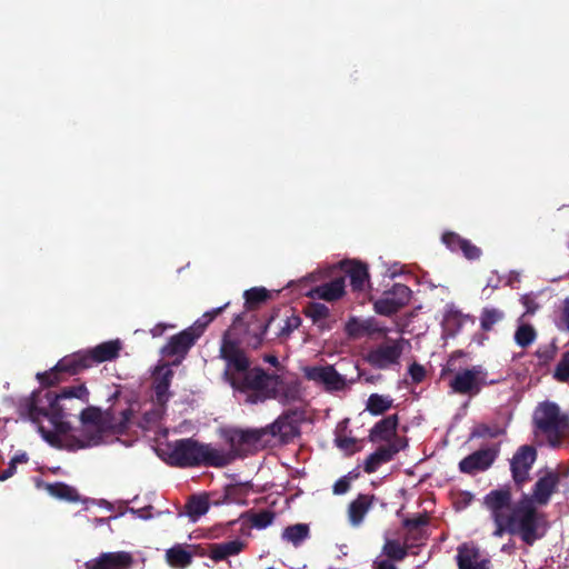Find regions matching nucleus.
<instances>
[{
	"label": "nucleus",
	"instance_id": "40",
	"mask_svg": "<svg viewBox=\"0 0 569 569\" xmlns=\"http://www.w3.org/2000/svg\"><path fill=\"white\" fill-rule=\"evenodd\" d=\"M273 320V316H271L264 323H261L259 326V330L253 332V333H250L248 331V337L246 339V343L249 348L251 349H258L262 346L263 343V340H264V336L268 331V328L271 323V321Z\"/></svg>",
	"mask_w": 569,
	"mask_h": 569
},
{
	"label": "nucleus",
	"instance_id": "45",
	"mask_svg": "<svg viewBox=\"0 0 569 569\" xmlns=\"http://www.w3.org/2000/svg\"><path fill=\"white\" fill-rule=\"evenodd\" d=\"M273 519H274V513L272 511L262 510L260 512L252 515L251 525L254 528L263 529V528H267L268 526H270L272 523Z\"/></svg>",
	"mask_w": 569,
	"mask_h": 569
},
{
	"label": "nucleus",
	"instance_id": "9",
	"mask_svg": "<svg viewBox=\"0 0 569 569\" xmlns=\"http://www.w3.org/2000/svg\"><path fill=\"white\" fill-rule=\"evenodd\" d=\"M220 358L226 362L223 377L230 386H232V378L241 377L251 369L250 359L239 342L229 337L228 331L224 332L221 340Z\"/></svg>",
	"mask_w": 569,
	"mask_h": 569
},
{
	"label": "nucleus",
	"instance_id": "29",
	"mask_svg": "<svg viewBox=\"0 0 569 569\" xmlns=\"http://www.w3.org/2000/svg\"><path fill=\"white\" fill-rule=\"evenodd\" d=\"M46 490L52 497H56L58 499L66 500L69 502H79L80 501L84 505H88V502H93L89 498L82 499L74 487L66 485L63 482L48 483L46 486Z\"/></svg>",
	"mask_w": 569,
	"mask_h": 569
},
{
	"label": "nucleus",
	"instance_id": "16",
	"mask_svg": "<svg viewBox=\"0 0 569 569\" xmlns=\"http://www.w3.org/2000/svg\"><path fill=\"white\" fill-rule=\"evenodd\" d=\"M193 329H184L179 333L172 336L167 345L161 348V353L164 357L178 356L184 358L191 347L198 340V335H193Z\"/></svg>",
	"mask_w": 569,
	"mask_h": 569
},
{
	"label": "nucleus",
	"instance_id": "3",
	"mask_svg": "<svg viewBox=\"0 0 569 569\" xmlns=\"http://www.w3.org/2000/svg\"><path fill=\"white\" fill-rule=\"evenodd\" d=\"M133 410L130 406L118 411L110 407L102 411L97 407H88L80 410L82 422L81 438L70 449L93 447L106 442L109 435H123L132 425Z\"/></svg>",
	"mask_w": 569,
	"mask_h": 569
},
{
	"label": "nucleus",
	"instance_id": "44",
	"mask_svg": "<svg viewBox=\"0 0 569 569\" xmlns=\"http://www.w3.org/2000/svg\"><path fill=\"white\" fill-rule=\"evenodd\" d=\"M531 465H511L512 478L518 487L530 480Z\"/></svg>",
	"mask_w": 569,
	"mask_h": 569
},
{
	"label": "nucleus",
	"instance_id": "63",
	"mask_svg": "<svg viewBox=\"0 0 569 569\" xmlns=\"http://www.w3.org/2000/svg\"><path fill=\"white\" fill-rule=\"evenodd\" d=\"M378 465H363V469L367 473H372L377 470Z\"/></svg>",
	"mask_w": 569,
	"mask_h": 569
},
{
	"label": "nucleus",
	"instance_id": "39",
	"mask_svg": "<svg viewBox=\"0 0 569 569\" xmlns=\"http://www.w3.org/2000/svg\"><path fill=\"white\" fill-rule=\"evenodd\" d=\"M505 313L497 308H485L480 316V327L483 331H491L493 326L503 320Z\"/></svg>",
	"mask_w": 569,
	"mask_h": 569
},
{
	"label": "nucleus",
	"instance_id": "21",
	"mask_svg": "<svg viewBox=\"0 0 569 569\" xmlns=\"http://www.w3.org/2000/svg\"><path fill=\"white\" fill-rule=\"evenodd\" d=\"M341 270L350 279V286L353 291H362L369 281V272L366 263L359 261H342Z\"/></svg>",
	"mask_w": 569,
	"mask_h": 569
},
{
	"label": "nucleus",
	"instance_id": "48",
	"mask_svg": "<svg viewBox=\"0 0 569 569\" xmlns=\"http://www.w3.org/2000/svg\"><path fill=\"white\" fill-rule=\"evenodd\" d=\"M428 522L426 516H417L415 518L406 519L403 525L408 528L409 532L415 533V537L421 536L422 527Z\"/></svg>",
	"mask_w": 569,
	"mask_h": 569
},
{
	"label": "nucleus",
	"instance_id": "49",
	"mask_svg": "<svg viewBox=\"0 0 569 569\" xmlns=\"http://www.w3.org/2000/svg\"><path fill=\"white\" fill-rule=\"evenodd\" d=\"M459 252L468 260H478L482 253L481 249L468 239L463 240Z\"/></svg>",
	"mask_w": 569,
	"mask_h": 569
},
{
	"label": "nucleus",
	"instance_id": "57",
	"mask_svg": "<svg viewBox=\"0 0 569 569\" xmlns=\"http://www.w3.org/2000/svg\"><path fill=\"white\" fill-rule=\"evenodd\" d=\"M376 569H397V567L390 560H378L375 561Z\"/></svg>",
	"mask_w": 569,
	"mask_h": 569
},
{
	"label": "nucleus",
	"instance_id": "1",
	"mask_svg": "<svg viewBox=\"0 0 569 569\" xmlns=\"http://www.w3.org/2000/svg\"><path fill=\"white\" fill-rule=\"evenodd\" d=\"M88 402L89 391L81 383L63 387L59 393L32 392L24 405L20 406V410L37 425L39 432L49 443L56 445L60 441V436H67L71 430L68 419L76 417L82 405Z\"/></svg>",
	"mask_w": 569,
	"mask_h": 569
},
{
	"label": "nucleus",
	"instance_id": "7",
	"mask_svg": "<svg viewBox=\"0 0 569 569\" xmlns=\"http://www.w3.org/2000/svg\"><path fill=\"white\" fill-rule=\"evenodd\" d=\"M410 346L405 338H387L382 343L371 348L365 356V361L378 370L396 369L400 366L405 348Z\"/></svg>",
	"mask_w": 569,
	"mask_h": 569
},
{
	"label": "nucleus",
	"instance_id": "24",
	"mask_svg": "<svg viewBox=\"0 0 569 569\" xmlns=\"http://www.w3.org/2000/svg\"><path fill=\"white\" fill-rule=\"evenodd\" d=\"M345 277H336L329 282L317 286L310 291V297L326 301H335L345 295Z\"/></svg>",
	"mask_w": 569,
	"mask_h": 569
},
{
	"label": "nucleus",
	"instance_id": "50",
	"mask_svg": "<svg viewBox=\"0 0 569 569\" xmlns=\"http://www.w3.org/2000/svg\"><path fill=\"white\" fill-rule=\"evenodd\" d=\"M537 358L540 365L549 363L556 355V348L550 346L540 347L536 350Z\"/></svg>",
	"mask_w": 569,
	"mask_h": 569
},
{
	"label": "nucleus",
	"instance_id": "46",
	"mask_svg": "<svg viewBox=\"0 0 569 569\" xmlns=\"http://www.w3.org/2000/svg\"><path fill=\"white\" fill-rule=\"evenodd\" d=\"M300 326H301V318L299 316L292 315L286 319L284 325L280 328L278 337L281 339H287Z\"/></svg>",
	"mask_w": 569,
	"mask_h": 569
},
{
	"label": "nucleus",
	"instance_id": "28",
	"mask_svg": "<svg viewBox=\"0 0 569 569\" xmlns=\"http://www.w3.org/2000/svg\"><path fill=\"white\" fill-rule=\"evenodd\" d=\"M372 506V497L360 495L348 507V520L353 527H359Z\"/></svg>",
	"mask_w": 569,
	"mask_h": 569
},
{
	"label": "nucleus",
	"instance_id": "6",
	"mask_svg": "<svg viewBox=\"0 0 569 569\" xmlns=\"http://www.w3.org/2000/svg\"><path fill=\"white\" fill-rule=\"evenodd\" d=\"M266 433L260 429L222 428L220 436L228 445L229 459H244L268 445Z\"/></svg>",
	"mask_w": 569,
	"mask_h": 569
},
{
	"label": "nucleus",
	"instance_id": "53",
	"mask_svg": "<svg viewBox=\"0 0 569 569\" xmlns=\"http://www.w3.org/2000/svg\"><path fill=\"white\" fill-rule=\"evenodd\" d=\"M408 373L415 383H420L426 378V369L418 362L409 366Z\"/></svg>",
	"mask_w": 569,
	"mask_h": 569
},
{
	"label": "nucleus",
	"instance_id": "42",
	"mask_svg": "<svg viewBox=\"0 0 569 569\" xmlns=\"http://www.w3.org/2000/svg\"><path fill=\"white\" fill-rule=\"evenodd\" d=\"M553 378L559 382L569 381V351L562 353L553 371Z\"/></svg>",
	"mask_w": 569,
	"mask_h": 569
},
{
	"label": "nucleus",
	"instance_id": "12",
	"mask_svg": "<svg viewBox=\"0 0 569 569\" xmlns=\"http://www.w3.org/2000/svg\"><path fill=\"white\" fill-rule=\"evenodd\" d=\"M262 431L267 432L268 443L273 438H278L280 442H289L300 433L295 412L283 413L274 422L262 428Z\"/></svg>",
	"mask_w": 569,
	"mask_h": 569
},
{
	"label": "nucleus",
	"instance_id": "47",
	"mask_svg": "<svg viewBox=\"0 0 569 569\" xmlns=\"http://www.w3.org/2000/svg\"><path fill=\"white\" fill-rule=\"evenodd\" d=\"M441 239L446 247L452 252H459L465 240V238L453 231L445 232Z\"/></svg>",
	"mask_w": 569,
	"mask_h": 569
},
{
	"label": "nucleus",
	"instance_id": "34",
	"mask_svg": "<svg viewBox=\"0 0 569 569\" xmlns=\"http://www.w3.org/2000/svg\"><path fill=\"white\" fill-rule=\"evenodd\" d=\"M209 510V500L206 496H194L187 503V515L192 522L198 521L200 517Z\"/></svg>",
	"mask_w": 569,
	"mask_h": 569
},
{
	"label": "nucleus",
	"instance_id": "20",
	"mask_svg": "<svg viewBox=\"0 0 569 569\" xmlns=\"http://www.w3.org/2000/svg\"><path fill=\"white\" fill-rule=\"evenodd\" d=\"M456 558L459 569H489V560L481 558L479 549L473 546H460Z\"/></svg>",
	"mask_w": 569,
	"mask_h": 569
},
{
	"label": "nucleus",
	"instance_id": "60",
	"mask_svg": "<svg viewBox=\"0 0 569 569\" xmlns=\"http://www.w3.org/2000/svg\"><path fill=\"white\" fill-rule=\"evenodd\" d=\"M263 359L266 362H269L270 365H272L274 367H277L279 365L278 358L273 355H267V356H264Z\"/></svg>",
	"mask_w": 569,
	"mask_h": 569
},
{
	"label": "nucleus",
	"instance_id": "33",
	"mask_svg": "<svg viewBox=\"0 0 569 569\" xmlns=\"http://www.w3.org/2000/svg\"><path fill=\"white\" fill-rule=\"evenodd\" d=\"M247 310H254L270 298L269 291L263 287H254L243 293Z\"/></svg>",
	"mask_w": 569,
	"mask_h": 569
},
{
	"label": "nucleus",
	"instance_id": "25",
	"mask_svg": "<svg viewBox=\"0 0 569 569\" xmlns=\"http://www.w3.org/2000/svg\"><path fill=\"white\" fill-rule=\"evenodd\" d=\"M407 446L405 438L393 437L392 440H386L365 460V462H387L393 458L401 449Z\"/></svg>",
	"mask_w": 569,
	"mask_h": 569
},
{
	"label": "nucleus",
	"instance_id": "5",
	"mask_svg": "<svg viewBox=\"0 0 569 569\" xmlns=\"http://www.w3.org/2000/svg\"><path fill=\"white\" fill-rule=\"evenodd\" d=\"M283 381L279 375L268 373L262 368L254 367L243 376L232 378V388L240 392L252 391V402L277 398Z\"/></svg>",
	"mask_w": 569,
	"mask_h": 569
},
{
	"label": "nucleus",
	"instance_id": "31",
	"mask_svg": "<svg viewBox=\"0 0 569 569\" xmlns=\"http://www.w3.org/2000/svg\"><path fill=\"white\" fill-rule=\"evenodd\" d=\"M499 452V446L497 443L486 445L468 457L463 458L460 462H493Z\"/></svg>",
	"mask_w": 569,
	"mask_h": 569
},
{
	"label": "nucleus",
	"instance_id": "35",
	"mask_svg": "<svg viewBox=\"0 0 569 569\" xmlns=\"http://www.w3.org/2000/svg\"><path fill=\"white\" fill-rule=\"evenodd\" d=\"M164 411L166 407L157 405V407L146 411L142 415L140 421L138 422V426L144 431L153 430L156 427L159 426Z\"/></svg>",
	"mask_w": 569,
	"mask_h": 569
},
{
	"label": "nucleus",
	"instance_id": "18",
	"mask_svg": "<svg viewBox=\"0 0 569 569\" xmlns=\"http://www.w3.org/2000/svg\"><path fill=\"white\" fill-rule=\"evenodd\" d=\"M173 378V371L167 365L158 367L154 372L152 389L158 406L166 407L172 393L169 388Z\"/></svg>",
	"mask_w": 569,
	"mask_h": 569
},
{
	"label": "nucleus",
	"instance_id": "41",
	"mask_svg": "<svg viewBox=\"0 0 569 569\" xmlns=\"http://www.w3.org/2000/svg\"><path fill=\"white\" fill-rule=\"evenodd\" d=\"M383 553L396 561H400L407 556V547L397 540H387L383 546Z\"/></svg>",
	"mask_w": 569,
	"mask_h": 569
},
{
	"label": "nucleus",
	"instance_id": "30",
	"mask_svg": "<svg viewBox=\"0 0 569 569\" xmlns=\"http://www.w3.org/2000/svg\"><path fill=\"white\" fill-rule=\"evenodd\" d=\"M303 313L306 317L310 318L312 323L321 331L331 329V325L327 322V319L330 316V310L326 305L320 302H309L305 307Z\"/></svg>",
	"mask_w": 569,
	"mask_h": 569
},
{
	"label": "nucleus",
	"instance_id": "8",
	"mask_svg": "<svg viewBox=\"0 0 569 569\" xmlns=\"http://www.w3.org/2000/svg\"><path fill=\"white\" fill-rule=\"evenodd\" d=\"M171 456L174 462H224L219 450L192 438L176 440Z\"/></svg>",
	"mask_w": 569,
	"mask_h": 569
},
{
	"label": "nucleus",
	"instance_id": "56",
	"mask_svg": "<svg viewBox=\"0 0 569 569\" xmlns=\"http://www.w3.org/2000/svg\"><path fill=\"white\" fill-rule=\"evenodd\" d=\"M490 465H459L460 470L466 473L485 471Z\"/></svg>",
	"mask_w": 569,
	"mask_h": 569
},
{
	"label": "nucleus",
	"instance_id": "61",
	"mask_svg": "<svg viewBox=\"0 0 569 569\" xmlns=\"http://www.w3.org/2000/svg\"><path fill=\"white\" fill-rule=\"evenodd\" d=\"M27 456L26 453L17 455L10 459L9 462L16 463V462H27Z\"/></svg>",
	"mask_w": 569,
	"mask_h": 569
},
{
	"label": "nucleus",
	"instance_id": "11",
	"mask_svg": "<svg viewBox=\"0 0 569 569\" xmlns=\"http://www.w3.org/2000/svg\"><path fill=\"white\" fill-rule=\"evenodd\" d=\"M412 291L408 286L395 283L373 302V309L378 315L390 317L409 303Z\"/></svg>",
	"mask_w": 569,
	"mask_h": 569
},
{
	"label": "nucleus",
	"instance_id": "17",
	"mask_svg": "<svg viewBox=\"0 0 569 569\" xmlns=\"http://www.w3.org/2000/svg\"><path fill=\"white\" fill-rule=\"evenodd\" d=\"M559 485V475L557 472H546L535 483L532 495L529 498L532 500L533 506L536 503L546 506L552 493L557 490Z\"/></svg>",
	"mask_w": 569,
	"mask_h": 569
},
{
	"label": "nucleus",
	"instance_id": "64",
	"mask_svg": "<svg viewBox=\"0 0 569 569\" xmlns=\"http://www.w3.org/2000/svg\"><path fill=\"white\" fill-rule=\"evenodd\" d=\"M244 313L237 315L233 319V326H238L243 321Z\"/></svg>",
	"mask_w": 569,
	"mask_h": 569
},
{
	"label": "nucleus",
	"instance_id": "19",
	"mask_svg": "<svg viewBox=\"0 0 569 569\" xmlns=\"http://www.w3.org/2000/svg\"><path fill=\"white\" fill-rule=\"evenodd\" d=\"M383 331V328L379 326L375 318L359 319L357 317H351L345 326V332L351 339L370 337L375 333H381Z\"/></svg>",
	"mask_w": 569,
	"mask_h": 569
},
{
	"label": "nucleus",
	"instance_id": "37",
	"mask_svg": "<svg viewBox=\"0 0 569 569\" xmlns=\"http://www.w3.org/2000/svg\"><path fill=\"white\" fill-rule=\"evenodd\" d=\"M515 342L521 347L527 348L533 343L537 338V331L530 323H521L515 332Z\"/></svg>",
	"mask_w": 569,
	"mask_h": 569
},
{
	"label": "nucleus",
	"instance_id": "52",
	"mask_svg": "<svg viewBox=\"0 0 569 569\" xmlns=\"http://www.w3.org/2000/svg\"><path fill=\"white\" fill-rule=\"evenodd\" d=\"M336 442L337 446L345 451L355 452L359 450L358 441L352 437H339L336 439Z\"/></svg>",
	"mask_w": 569,
	"mask_h": 569
},
{
	"label": "nucleus",
	"instance_id": "27",
	"mask_svg": "<svg viewBox=\"0 0 569 569\" xmlns=\"http://www.w3.org/2000/svg\"><path fill=\"white\" fill-rule=\"evenodd\" d=\"M398 426V416L391 415L378 421L370 431L371 441L392 440Z\"/></svg>",
	"mask_w": 569,
	"mask_h": 569
},
{
	"label": "nucleus",
	"instance_id": "62",
	"mask_svg": "<svg viewBox=\"0 0 569 569\" xmlns=\"http://www.w3.org/2000/svg\"><path fill=\"white\" fill-rule=\"evenodd\" d=\"M91 500L93 501L92 503H96L99 507H103V508H107V509H111L112 508L111 503L109 501H107V500H103V499H101L99 501H96L93 499H91Z\"/></svg>",
	"mask_w": 569,
	"mask_h": 569
},
{
	"label": "nucleus",
	"instance_id": "51",
	"mask_svg": "<svg viewBox=\"0 0 569 569\" xmlns=\"http://www.w3.org/2000/svg\"><path fill=\"white\" fill-rule=\"evenodd\" d=\"M358 476L350 472L348 476H345L336 481L333 485V493L335 495H343L349 490L350 481Z\"/></svg>",
	"mask_w": 569,
	"mask_h": 569
},
{
	"label": "nucleus",
	"instance_id": "26",
	"mask_svg": "<svg viewBox=\"0 0 569 569\" xmlns=\"http://www.w3.org/2000/svg\"><path fill=\"white\" fill-rule=\"evenodd\" d=\"M246 547L240 539L212 543L209 546L208 557L213 561H222L229 557L239 555Z\"/></svg>",
	"mask_w": 569,
	"mask_h": 569
},
{
	"label": "nucleus",
	"instance_id": "58",
	"mask_svg": "<svg viewBox=\"0 0 569 569\" xmlns=\"http://www.w3.org/2000/svg\"><path fill=\"white\" fill-rule=\"evenodd\" d=\"M167 328H168V326H166L163 323H158L150 330V333L152 335V337H160L163 335V332L166 331Z\"/></svg>",
	"mask_w": 569,
	"mask_h": 569
},
{
	"label": "nucleus",
	"instance_id": "22",
	"mask_svg": "<svg viewBox=\"0 0 569 569\" xmlns=\"http://www.w3.org/2000/svg\"><path fill=\"white\" fill-rule=\"evenodd\" d=\"M193 546L177 543L166 550V561L173 569H186L193 560Z\"/></svg>",
	"mask_w": 569,
	"mask_h": 569
},
{
	"label": "nucleus",
	"instance_id": "4",
	"mask_svg": "<svg viewBox=\"0 0 569 569\" xmlns=\"http://www.w3.org/2000/svg\"><path fill=\"white\" fill-rule=\"evenodd\" d=\"M536 437L552 449H560L569 438V416L552 401L540 402L532 415Z\"/></svg>",
	"mask_w": 569,
	"mask_h": 569
},
{
	"label": "nucleus",
	"instance_id": "59",
	"mask_svg": "<svg viewBox=\"0 0 569 569\" xmlns=\"http://www.w3.org/2000/svg\"><path fill=\"white\" fill-rule=\"evenodd\" d=\"M16 472V465H9V468L0 473V481H4Z\"/></svg>",
	"mask_w": 569,
	"mask_h": 569
},
{
	"label": "nucleus",
	"instance_id": "32",
	"mask_svg": "<svg viewBox=\"0 0 569 569\" xmlns=\"http://www.w3.org/2000/svg\"><path fill=\"white\" fill-rule=\"evenodd\" d=\"M393 403L389 396L372 393L369 396L366 409L373 416H379L388 411Z\"/></svg>",
	"mask_w": 569,
	"mask_h": 569
},
{
	"label": "nucleus",
	"instance_id": "38",
	"mask_svg": "<svg viewBox=\"0 0 569 569\" xmlns=\"http://www.w3.org/2000/svg\"><path fill=\"white\" fill-rule=\"evenodd\" d=\"M228 305L229 303H226L222 307L204 312L201 318L189 327V329H193V335H198L199 339L203 335L206 328L224 310Z\"/></svg>",
	"mask_w": 569,
	"mask_h": 569
},
{
	"label": "nucleus",
	"instance_id": "23",
	"mask_svg": "<svg viewBox=\"0 0 569 569\" xmlns=\"http://www.w3.org/2000/svg\"><path fill=\"white\" fill-rule=\"evenodd\" d=\"M121 342L119 340H109L102 342L94 348L87 349V355L91 366L97 363L114 360L119 357L121 350Z\"/></svg>",
	"mask_w": 569,
	"mask_h": 569
},
{
	"label": "nucleus",
	"instance_id": "55",
	"mask_svg": "<svg viewBox=\"0 0 569 569\" xmlns=\"http://www.w3.org/2000/svg\"><path fill=\"white\" fill-rule=\"evenodd\" d=\"M521 302L526 308V315H533L539 309L538 302L529 295H525L521 298Z\"/></svg>",
	"mask_w": 569,
	"mask_h": 569
},
{
	"label": "nucleus",
	"instance_id": "54",
	"mask_svg": "<svg viewBox=\"0 0 569 569\" xmlns=\"http://www.w3.org/2000/svg\"><path fill=\"white\" fill-rule=\"evenodd\" d=\"M558 328L561 330L569 331V298H566L562 302L560 322Z\"/></svg>",
	"mask_w": 569,
	"mask_h": 569
},
{
	"label": "nucleus",
	"instance_id": "15",
	"mask_svg": "<svg viewBox=\"0 0 569 569\" xmlns=\"http://www.w3.org/2000/svg\"><path fill=\"white\" fill-rule=\"evenodd\" d=\"M309 380L321 382L328 390L340 391L346 388V379L333 366H316L306 369Z\"/></svg>",
	"mask_w": 569,
	"mask_h": 569
},
{
	"label": "nucleus",
	"instance_id": "10",
	"mask_svg": "<svg viewBox=\"0 0 569 569\" xmlns=\"http://www.w3.org/2000/svg\"><path fill=\"white\" fill-rule=\"evenodd\" d=\"M91 362L86 350H80L71 355L64 356L49 371L38 373L37 378L42 386H54L60 381L59 375L76 376L91 368Z\"/></svg>",
	"mask_w": 569,
	"mask_h": 569
},
{
	"label": "nucleus",
	"instance_id": "36",
	"mask_svg": "<svg viewBox=\"0 0 569 569\" xmlns=\"http://www.w3.org/2000/svg\"><path fill=\"white\" fill-rule=\"evenodd\" d=\"M309 537V526L306 523H297L287 527L282 532V538L291 542L293 546H299Z\"/></svg>",
	"mask_w": 569,
	"mask_h": 569
},
{
	"label": "nucleus",
	"instance_id": "2",
	"mask_svg": "<svg viewBox=\"0 0 569 569\" xmlns=\"http://www.w3.org/2000/svg\"><path fill=\"white\" fill-rule=\"evenodd\" d=\"M482 505L495 522V537H501L505 532L518 535L529 546L541 538L539 527L542 515L529 496L525 495L518 502L512 503L510 489L502 487L488 492Z\"/></svg>",
	"mask_w": 569,
	"mask_h": 569
},
{
	"label": "nucleus",
	"instance_id": "43",
	"mask_svg": "<svg viewBox=\"0 0 569 569\" xmlns=\"http://www.w3.org/2000/svg\"><path fill=\"white\" fill-rule=\"evenodd\" d=\"M537 459V450L533 446H521L513 455L510 462H535Z\"/></svg>",
	"mask_w": 569,
	"mask_h": 569
},
{
	"label": "nucleus",
	"instance_id": "13",
	"mask_svg": "<svg viewBox=\"0 0 569 569\" xmlns=\"http://www.w3.org/2000/svg\"><path fill=\"white\" fill-rule=\"evenodd\" d=\"M133 556L128 551L103 552L84 563L86 569H130Z\"/></svg>",
	"mask_w": 569,
	"mask_h": 569
},
{
	"label": "nucleus",
	"instance_id": "14",
	"mask_svg": "<svg viewBox=\"0 0 569 569\" xmlns=\"http://www.w3.org/2000/svg\"><path fill=\"white\" fill-rule=\"evenodd\" d=\"M481 373L482 369L480 366L465 369L456 373L449 386L453 392L459 395H477L481 389L479 382V376Z\"/></svg>",
	"mask_w": 569,
	"mask_h": 569
}]
</instances>
